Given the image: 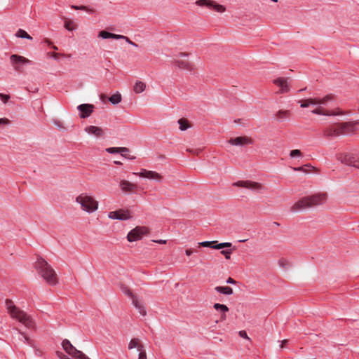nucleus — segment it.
<instances>
[{
	"label": "nucleus",
	"mask_w": 359,
	"mask_h": 359,
	"mask_svg": "<svg viewBox=\"0 0 359 359\" xmlns=\"http://www.w3.org/2000/svg\"><path fill=\"white\" fill-rule=\"evenodd\" d=\"M57 356L60 358V359H71L69 358L67 355H65L64 353H62V352H59L57 351Z\"/></svg>",
	"instance_id": "nucleus-45"
},
{
	"label": "nucleus",
	"mask_w": 359,
	"mask_h": 359,
	"mask_svg": "<svg viewBox=\"0 0 359 359\" xmlns=\"http://www.w3.org/2000/svg\"><path fill=\"white\" fill-rule=\"evenodd\" d=\"M177 122L180 125V129L182 131L186 130L191 126L189 121L185 118H180Z\"/></svg>",
	"instance_id": "nucleus-26"
},
{
	"label": "nucleus",
	"mask_w": 359,
	"mask_h": 359,
	"mask_svg": "<svg viewBox=\"0 0 359 359\" xmlns=\"http://www.w3.org/2000/svg\"><path fill=\"white\" fill-rule=\"evenodd\" d=\"M132 303L134 305V306L138 310L140 315H142V316H144L146 315L147 311L145 308L138 302L137 298H133Z\"/></svg>",
	"instance_id": "nucleus-23"
},
{
	"label": "nucleus",
	"mask_w": 359,
	"mask_h": 359,
	"mask_svg": "<svg viewBox=\"0 0 359 359\" xmlns=\"http://www.w3.org/2000/svg\"><path fill=\"white\" fill-rule=\"evenodd\" d=\"M72 8H73L74 10L85 11L88 12L90 13H94L95 12V9L89 8L86 6H75V5H72Z\"/></svg>",
	"instance_id": "nucleus-28"
},
{
	"label": "nucleus",
	"mask_w": 359,
	"mask_h": 359,
	"mask_svg": "<svg viewBox=\"0 0 359 359\" xmlns=\"http://www.w3.org/2000/svg\"><path fill=\"white\" fill-rule=\"evenodd\" d=\"M64 26L69 31H72L75 28L74 22H72V20H67L65 21Z\"/></svg>",
	"instance_id": "nucleus-33"
},
{
	"label": "nucleus",
	"mask_w": 359,
	"mask_h": 359,
	"mask_svg": "<svg viewBox=\"0 0 359 359\" xmlns=\"http://www.w3.org/2000/svg\"><path fill=\"white\" fill-rule=\"evenodd\" d=\"M311 112H324L321 107L313 110ZM325 112H335L334 111H325ZM338 112H344L343 111H339ZM346 112H348L347 111Z\"/></svg>",
	"instance_id": "nucleus-43"
},
{
	"label": "nucleus",
	"mask_w": 359,
	"mask_h": 359,
	"mask_svg": "<svg viewBox=\"0 0 359 359\" xmlns=\"http://www.w3.org/2000/svg\"><path fill=\"white\" fill-rule=\"evenodd\" d=\"M292 169L294 170V171H302V172H304V169L303 167H297V168H292Z\"/></svg>",
	"instance_id": "nucleus-55"
},
{
	"label": "nucleus",
	"mask_w": 359,
	"mask_h": 359,
	"mask_svg": "<svg viewBox=\"0 0 359 359\" xmlns=\"http://www.w3.org/2000/svg\"><path fill=\"white\" fill-rule=\"evenodd\" d=\"M195 251L192 249H187L186 251H185V253L187 256H190L191 255H192Z\"/></svg>",
	"instance_id": "nucleus-53"
},
{
	"label": "nucleus",
	"mask_w": 359,
	"mask_h": 359,
	"mask_svg": "<svg viewBox=\"0 0 359 359\" xmlns=\"http://www.w3.org/2000/svg\"><path fill=\"white\" fill-rule=\"evenodd\" d=\"M239 335H240V337H243V338H245V339H249V338H248V335H247L246 332H245V331H244V330H241V331H240V332H239Z\"/></svg>",
	"instance_id": "nucleus-49"
},
{
	"label": "nucleus",
	"mask_w": 359,
	"mask_h": 359,
	"mask_svg": "<svg viewBox=\"0 0 359 359\" xmlns=\"http://www.w3.org/2000/svg\"><path fill=\"white\" fill-rule=\"evenodd\" d=\"M173 63L181 69L191 72L194 70V65L188 60H175Z\"/></svg>",
	"instance_id": "nucleus-16"
},
{
	"label": "nucleus",
	"mask_w": 359,
	"mask_h": 359,
	"mask_svg": "<svg viewBox=\"0 0 359 359\" xmlns=\"http://www.w3.org/2000/svg\"><path fill=\"white\" fill-rule=\"evenodd\" d=\"M120 187L124 191H129L133 189L134 185L128 181L122 180L120 182Z\"/></svg>",
	"instance_id": "nucleus-25"
},
{
	"label": "nucleus",
	"mask_w": 359,
	"mask_h": 359,
	"mask_svg": "<svg viewBox=\"0 0 359 359\" xmlns=\"http://www.w3.org/2000/svg\"><path fill=\"white\" fill-rule=\"evenodd\" d=\"M217 243V241H203V242L198 243V245L203 246L205 248L208 247V248L214 249V246L215 245H214V243Z\"/></svg>",
	"instance_id": "nucleus-34"
},
{
	"label": "nucleus",
	"mask_w": 359,
	"mask_h": 359,
	"mask_svg": "<svg viewBox=\"0 0 359 359\" xmlns=\"http://www.w3.org/2000/svg\"><path fill=\"white\" fill-rule=\"evenodd\" d=\"M287 79L285 77H279L273 80V83L280 87V93H286L290 91V87L287 84Z\"/></svg>",
	"instance_id": "nucleus-15"
},
{
	"label": "nucleus",
	"mask_w": 359,
	"mask_h": 359,
	"mask_svg": "<svg viewBox=\"0 0 359 359\" xmlns=\"http://www.w3.org/2000/svg\"><path fill=\"white\" fill-rule=\"evenodd\" d=\"M213 307L218 311L222 313V318H226L225 313L229 311V308L225 304H221L219 303H215Z\"/></svg>",
	"instance_id": "nucleus-22"
},
{
	"label": "nucleus",
	"mask_w": 359,
	"mask_h": 359,
	"mask_svg": "<svg viewBox=\"0 0 359 359\" xmlns=\"http://www.w3.org/2000/svg\"><path fill=\"white\" fill-rule=\"evenodd\" d=\"M123 39H125L127 43H128L129 44H130L135 47H137V44L135 43V42L132 41L128 37L126 36V38H124Z\"/></svg>",
	"instance_id": "nucleus-47"
},
{
	"label": "nucleus",
	"mask_w": 359,
	"mask_h": 359,
	"mask_svg": "<svg viewBox=\"0 0 359 359\" xmlns=\"http://www.w3.org/2000/svg\"><path fill=\"white\" fill-rule=\"evenodd\" d=\"M148 233V229L145 226H137L132 229L127 236L129 242H134L142 238V237Z\"/></svg>",
	"instance_id": "nucleus-9"
},
{
	"label": "nucleus",
	"mask_w": 359,
	"mask_h": 359,
	"mask_svg": "<svg viewBox=\"0 0 359 359\" xmlns=\"http://www.w3.org/2000/svg\"><path fill=\"white\" fill-rule=\"evenodd\" d=\"M290 156L291 158H302L303 155L299 149H293L290 151Z\"/></svg>",
	"instance_id": "nucleus-32"
},
{
	"label": "nucleus",
	"mask_w": 359,
	"mask_h": 359,
	"mask_svg": "<svg viewBox=\"0 0 359 359\" xmlns=\"http://www.w3.org/2000/svg\"><path fill=\"white\" fill-rule=\"evenodd\" d=\"M233 185L235 187L249 189L255 191H259L262 189V185L260 184L249 180L238 181L234 182Z\"/></svg>",
	"instance_id": "nucleus-12"
},
{
	"label": "nucleus",
	"mask_w": 359,
	"mask_h": 359,
	"mask_svg": "<svg viewBox=\"0 0 359 359\" xmlns=\"http://www.w3.org/2000/svg\"><path fill=\"white\" fill-rule=\"evenodd\" d=\"M189 55V53H186V52H180V53L178 54V56H179V57H188Z\"/></svg>",
	"instance_id": "nucleus-54"
},
{
	"label": "nucleus",
	"mask_w": 359,
	"mask_h": 359,
	"mask_svg": "<svg viewBox=\"0 0 359 359\" xmlns=\"http://www.w3.org/2000/svg\"><path fill=\"white\" fill-rule=\"evenodd\" d=\"M5 305L12 318L18 320L27 329L34 330L35 328L36 325L33 318L15 306L11 300L6 299Z\"/></svg>",
	"instance_id": "nucleus-1"
},
{
	"label": "nucleus",
	"mask_w": 359,
	"mask_h": 359,
	"mask_svg": "<svg viewBox=\"0 0 359 359\" xmlns=\"http://www.w3.org/2000/svg\"><path fill=\"white\" fill-rule=\"evenodd\" d=\"M54 59H57L60 55L61 54L60 53H55V52H53L51 53H49Z\"/></svg>",
	"instance_id": "nucleus-50"
},
{
	"label": "nucleus",
	"mask_w": 359,
	"mask_h": 359,
	"mask_svg": "<svg viewBox=\"0 0 359 359\" xmlns=\"http://www.w3.org/2000/svg\"><path fill=\"white\" fill-rule=\"evenodd\" d=\"M215 290L220 294L226 295H231L233 294V289L229 286H217L215 287Z\"/></svg>",
	"instance_id": "nucleus-20"
},
{
	"label": "nucleus",
	"mask_w": 359,
	"mask_h": 359,
	"mask_svg": "<svg viewBox=\"0 0 359 359\" xmlns=\"http://www.w3.org/2000/svg\"><path fill=\"white\" fill-rule=\"evenodd\" d=\"M9 120L6 118H0V125H8Z\"/></svg>",
	"instance_id": "nucleus-46"
},
{
	"label": "nucleus",
	"mask_w": 359,
	"mask_h": 359,
	"mask_svg": "<svg viewBox=\"0 0 359 359\" xmlns=\"http://www.w3.org/2000/svg\"><path fill=\"white\" fill-rule=\"evenodd\" d=\"M17 37L19 38H24L27 39H32V37L28 34L25 30L22 29H19L18 32L15 34Z\"/></svg>",
	"instance_id": "nucleus-29"
},
{
	"label": "nucleus",
	"mask_w": 359,
	"mask_h": 359,
	"mask_svg": "<svg viewBox=\"0 0 359 359\" xmlns=\"http://www.w3.org/2000/svg\"><path fill=\"white\" fill-rule=\"evenodd\" d=\"M106 151L109 154H120L122 156H126V153L129 152L127 147H109L106 149Z\"/></svg>",
	"instance_id": "nucleus-18"
},
{
	"label": "nucleus",
	"mask_w": 359,
	"mask_h": 359,
	"mask_svg": "<svg viewBox=\"0 0 359 359\" xmlns=\"http://www.w3.org/2000/svg\"><path fill=\"white\" fill-rule=\"evenodd\" d=\"M322 114L323 115H336L337 114H325V113H323Z\"/></svg>",
	"instance_id": "nucleus-63"
},
{
	"label": "nucleus",
	"mask_w": 359,
	"mask_h": 359,
	"mask_svg": "<svg viewBox=\"0 0 359 359\" xmlns=\"http://www.w3.org/2000/svg\"><path fill=\"white\" fill-rule=\"evenodd\" d=\"M44 41L47 43L49 46L52 45V48H53L54 50H57V47L53 45L52 43L48 39H45Z\"/></svg>",
	"instance_id": "nucleus-51"
},
{
	"label": "nucleus",
	"mask_w": 359,
	"mask_h": 359,
	"mask_svg": "<svg viewBox=\"0 0 359 359\" xmlns=\"http://www.w3.org/2000/svg\"><path fill=\"white\" fill-rule=\"evenodd\" d=\"M54 123L59 128H62V123L59 121H54Z\"/></svg>",
	"instance_id": "nucleus-57"
},
{
	"label": "nucleus",
	"mask_w": 359,
	"mask_h": 359,
	"mask_svg": "<svg viewBox=\"0 0 359 359\" xmlns=\"http://www.w3.org/2000/svg\"><path fill=\"white\" fill-rule=\"evenodd\" d=\"M76 203L81 205V209L88 213H92L98 208V203L95 198L86 194H81L76 198Z\"/></svg>",
	"instance_id": "nucleus-5"
},
{
	"label": "nucleus",
	"mask_w": 359,
	"mask_h": 359,
	"mask_svg": "<svg viewBox=\"0 0 359 359\" xmlns=\"http://www.w3.org/2000/svg\"><path fill=\"white\" fill-rule=\"evenodd\" d=\"M122 292L131 298L132 301L133 298H136V297L133 294V292L126 286H123L121 287Z\"/></svg>",
	"instance_id": "nucleus-35"
},
{
	"label": "nucleus",
	"mask_w": 359,
	"mask_h": 359,
	"mask_svg": "<svg viewBox=\"0 0 359 359\" xmlns=\"http://www.w3.org/2000/svg\"><path fill=\"white\" fill-rule=\"evenodd\" d=\"M123 157L129 160H134L136 158L135 156L128 154V153H126V156Z\"/></svg>",
	"instance_id": "nucleus-52"
},
{
	"label": "nucleus",
	"mask_w": 359,
	"mask_h": 359,
	"mask_svg": "<svg viewBox=\"0 0 359 359\" xmlns=\"http://www.w3.org/2000/svg\"><path fill=\"white\" fill-rule=\"evenodd\" d=\"M1 100L4 103L7 102V101L10 99V96L6 94L0 93Z\"/></svg>",
	"instance_id": "nucleus-42"
},
{
	"label": "nucleus",
	"mask_w": 359,
	"mask_h": 359,
	"mask_svg": "<svg viewBox=\"0 0 359 359\" xmlns=\"http://www.w3.org/2000/svg\"><path fill=\"white\" fill-rule=\"evenodd\" d=\"M228 142L232 145L243 146L245 144H251L252 141L249 137L244 136L231 138Z\"/></svg>",
	"instance_id": "nucleus-17"
},
{
	"label": "nucleus",
	"mask_w": 359,
	"mask_h": 359,
	"mask_svg": "<svg viewBox=\"0 0 359 359\" xmlns=\"http://www.w3.org/2000/svg\"><path fill=\"white\" fill-rule=\"evenodd\" d=\"M196 4L200 6H206L219 13H222L225 11L224 6L217 4L214 1L211 0H198Z\"/></svg>",
	"instance_id": "nucleus-11"
},
{
	"label": "nucleus",
	"mask_w": 359,
	"mask_h": 359,
	"mask_svg": "<svg viewBox=\"0 0 359 359\" xmlns=\"http://www.w3.org/2000/svg\"><path fill=\"white\" fill-rule=\"evenodd\" d=\"M113 104H118L121 101V95L117 92L108 98Z\"/></svg>",
	"instance_id": "nucleus-27"
},
{
	"label": "nucleus",
	"mask_w": 359,
	"mask_h": 359,
	"mask_svg": "<svg viewBox=\"0 0 359 359\" xmlns=\"http://www.w3.org/2000/svg\"><path fill=\"white\" fill-rule=\"evenodd\" d=\"M10 59H11V62L12 65L14 67V69L18 72H20V67L18 66V65H19V64L24 65V64H28L30 62V60H28L27 58H26L23 56H21V55H12L10 57Z\"/></svg>",
	"instance_id": "nucleus-14"
},
{
	"label": "nucleus",
	"mask_w": 359,
	"mask_h": 359,
	"mask_svg": "<svg viewBox=\"0 0 359 359\" xmlns=\"http://www.w3.org/2000/svg\"><path fill=\"white\" fill-rule=\"evenodd\" d=\"M327 200L326 194H317L307 197H304L296 202L290 208L292 212H298L313 206L322 205Z\"/></svg>",
	"instance_id": "nucleus-2"
},
{
	"label": "nucleus",
	"mask_w": 359,
	"mask_h": 359,
	"mask_svg": "<svg viewBox=\"0 0 359 359\" xmlns=\"http://www.w3.org/2000/svg\"><path fill=\"white\" fill-rule=\"evenodd\" d=\"M133 175H137L140 177L154 180L156 181H160L161 180V176L160 174L155 171L147 170L146 169H142L140 172H133Z\"/></svg>",
	"instance_id": "nucleus-13"
},
{
	"label": "nucleus",
	"mask_w": 359,
	"mask_h": 359,
	"mask_svg": "<svg viewBox=\"0 0 359 359\" xmlns=\"http://www.w3.org/2000/svg\"><path fill=\"white\" fill-rule=\"evenodd\" d=\"M100 98L102 100V102H105L106 99L107 98V96L104 94H101L100 95Z\"/></svg>",
	"instance_id": "nucleus-58"
},
{
	"label": "nucleus",
	"mask_w": 359,
	"mask_h": 359,
	"mask_svg": "<svg viewBox=\"0 0 359 359\" xmlns=\"http://www.w3.org/2000/svg\"><path fill=\"white\" fill-rule=\"evenodd\" d=\"M146 89V83L141 81H137L133 86V91L137 93H141Z\"/></svg>",
	"instance_id": "nucleus-21"
},
{
	"label": "nucleus",
	"mask_w": 359,
	"mask_h": 359,
	"mask_svg": "<svg viewBox=\"0 0 359 359\" xmlns=\"http://www.w3.org/2000/svg\"><path fill=\"white\" fill-rule=\"evenodd\" d=\"M156 242L158 243H166V241L165 240H159V241H157Z\"/></svg>",
	"instance_id": "nucleus-60"
},
{
	"label": "nucleus",
	"mask_w": 359,
	"mask_h": 359,
	"mask_svg": "<svg viewBox=\"0 0 359 359\" xmlns=\"http://www.w3.org/2000/svg\"><path fill=\"white\" fill-rule=\"evenodd\" d=\"M138 359H147V355L144 348H139Z\"/></svg>",
	"instance_id": "nucleus-40"
},
{
	"label": "nucleus",
	"mask_w": 359,
	"mask_h": 359,
	"mask_svg": "<svg viewBox=\"0 0 359 359\" xmlns=\"http://www.w3.org/2000/svg\"><path fill=\"white\" fill-rule=\"evenodd\" d=\"M221 254L224 255L226 259H230V255L231 254V250H222L221 251Z\"/></svg>",
	"instance_id": "nucleus-41"
},
{
	"label": "nucleus",
	"mask_w": 359,
	"mask_h": 359,
	"mask_svg": "<svg viewBox=\"0 0 359 359\" xmlns=\"http://www.w3.org/2000/svg\"><path fill=\"white\" fill-rule=\"evenodd\" d=\"M134 348H137L138 351H139V348H143V346L142 345L139 344V341H138L137 339H131L128 344L129 349H132Z\"/></svg>",
	"instance_id": "nucleus-30"
},
{
	"label": "nucleus",
	"mask_w": 359,
	"mask_h": 359,
	"mask_svg": "<svg viewBox=\"0 0 359 359\" xmlns=\"http://www.w3.org/2000/svg\"><path fill=\"white\" fill-rule=\"evenodd\" d=\"M359 130L358 121H350L335 124L324 130V135L327 137H336L340 135H348Z\"/></svg>",
	"instance_id": "nucleus-3"
},
{
	"label": "nucleus",
	"mask_w": 359,
	"mask_h": 359,
	"mask_svg": "<svg viewBox=\"0 0 359 359\" xmlns=\"http://www.w3.org/2000/svg\"><path fill=\"white\" fill-rule=\"evenodd\" d=\"M85 131L87 133H88L90 135H93L96 137H100L103 135V131H102V128L97 127V126H87L85 128Z\"/></svg>",
	"instance_id": "nucleus-19"
},
{
	"label": "nucleus",
	"mask_w": 359,
	"mask_h": 359,
	"mask_svg": "<svg viewBox=\"0 0 359 359\" xmlns=\"http://www.w3.org/2000/svg\"><path fill=\"white\" fill-rule=\"evenodd\" d=\"M112 33L108 32L107 31H101L99 33V36L102 39H111Z\"/></svg>",
	"instance_id": "nucleus-37"
},
{
	"label": "nucleus",
	"mask_w": 359,
	"mask_h": 359,
	"mask_svg": "<svg viewBox=\"0 0 359 359\" xmlns=\"http://www.w3.org/2000/svg\"><path fill=\"white\" fill-rule=\"evenodd\" d=\"M288 341L287 339H285V340H283L281 341V345H280V347L281 348H283L284 347V344H286Z\"/></svg>",
	"instance_id": "nucleus-59"
},
{
	"label": "nucleus",
	"mask_w": 359,
	"mask_h": 359,
	"mask_svg": "<svg viewBox=\"0 0 359 359\" xmlns=\"http://www.w3.org/2000/svg\"><path fill=\"white\" fill-rule=\"evenodd\" d=\"M62 346L67 353L76 359H90L82 351L77 350L68 339H64Z\"/></svg>",
	"instance_id": "nucleus-7"
},
{
	"label": "nucleus",
	"mask_w": 359,
	"mask_h": 359,
	"mask_svg": "<svg viewBox=\"0 0 359 359\" xmlns=\"http://www.w3.org/2000/svg\"><path fill=\"white\" fill-rule=\"evenodd\" d=\"M337 158L342 163L359 169V156L350 154H337Z\"/></svg>",
	"instance_id": "nucleus-8"
},
{
	"label": "nucleus",
	"mask_w": 359,
	"mask_h": 359,
	"mask_svg": "<svg viewBox=\"0 0 359 359\" xmlns=\"http://www.w3.org/2000/svg\"><path fill=\"white\" fill-rule=\"evenodd\" d=\"M108 217L112 219L124 221L130 219L131 215L129 210L121 209L116 211L109 212Z\"/></svg>",
	"instance_id": "nucleus-10"
},
{
	"label": "nucleus",
	"mask_w": 359,
	"mask_h": 359,
	"mask_svg": "<svg viewBox=\"0 0 359 359\" xmlns=\"http://www.w3.org/2000/svg\"><path fill=\"white\" fill-rule=\"evenodd\" d=\"M18 335H19V339L20 341H23L24 343H25L28 345H32L30 339L27 337V335L25 333L18 331Z\"/></svg>",
	"instance_id": "nucleus-31"
},
{
	"label": "nucleus",
	"mask_w": 359,
	"mask_h": 359,
	"mask_svg": "<svg viewBox=\"0 0 359 359\" xmlns=\"http://www.w3.org/2000/svg\"><path fill=\"white\" fill-rule=\"evenodd\" d=\"M226 283L227 284H232V285L236 284V281L231 277L227 278V280H226Z\"/></svg>",
	"instance_id": "nucleus-48"
},
{
	"label": "nucleus",
	"mask_w": 359,
	"mask_h": 359,
	"mask_svg": "<svg viewBox=\"0 0 359 359\" xmlns=\"http://www.w3.org/2000/svg\"><path fill=\"white\" fill-rule=\"evenodd\" d=\"M273 225L276 226H279L280 224L276 222H273Z\"/></svg>",
	"instance_id": "nucleus-61"
},
{
	"label": "nucleus",
	"mask_w": 359,
	"mask_h": 359,
	"mask_svg": "<svg viewBox=\"0 0 359 359\" xmlns=\"http://www.w3.org/2000/svg\"><path fill=\"white\" fill-rule=\"evenodd\" d=\"M94 105L91 104H82L77 107L80 112H93Z\"/></svg>",
	"instance_id": "nucleus-24"
},
{
	"label": "nucleus",
	"mask_w": 359,
	"mask_h": 359,
	"mask_svg": "<svg viewBox=\"0 0 359 359\" xmlns=\"http://www.w3.org/2000/svg\"><path fill=\"white\" fill-rule=\"evenodd\" d=\"M90 114H80V118H88Z\"/></svg>",
	"instance_id": "nucleus-56"
},
{
	"label": "nucleus",
	"mask_w": 359,
	"mask_h": 359,
	"mask_svg": "<svg viewBox=\"0 0 359 359\" xmlns=\"http://www.w3.org/2000/svg\"><path fill=\"white\" fill-rule=\"evenodd\" d=\"M335 97L332 94H328L323 97V98L320 97H314V98H308L305 100H302L299 101L300 104V107L305 108L308 107L311 105L315 106L318 104H325L327 102L330 101L334 100Z\"/></svg>",
	"instance_id": "nucleus-6"
},
{
	"label": "nucleus",
	"mask_w": 359,
	"mask_h": 359,
	"mask_svg": "<svg viewBox=\"0 0 359 359\" xmlns=\"http://www.w3.org/2000/svg\"><path fill=\"white\" fill-rule=\"evenodd\" d=\"M286 114H276L274 119L279 122L285 121L287 119Z\"/></svg>",
	"instance_id": "nucleus-36"
},
{
	"label": "nucleus",
	"mask_w": 359,
	"mask_h": 359,
	"mask_svg": "<svg viewBox=\"0 0 359 359\" xmlns=\"http://www.w3.org/2000/svg\"><path fill=\"white\" fill-rule=\"evenodd\" d=\"M306 89V88H303V89H300V90H298V92H301V91L305 90Z\"/></svg>",
	"instance_id": "nucleus-64"
},
{
	"label": "nucleus",
	"mask_w": 359,
	"mask_h": 359,
	"mask_svg": "<svg viewBox=\"0 0 359 359\" xmlns=\"http://www.w3.org/2000/svg\"><path fill=\"white\" fill-rule=\"evenodd\" d=\"M114 163L116 164V165H122V163L120 162V161H114Z\"/></svg>",
	"instance_id": "nucleus-62"
},
{
	"label": "nucleus",
	"mask_w": 359,
	"mask_h": 359,
	"mask_svg": "<svg viewBox=\"0 0 359 359\" xmlns=\"http://www.w3.org/2000/svg\"><path fill=\"white\" fill-rule=\"evenodd\" d=\"M231 243H219V244H217L216 245L214 246V249H217V250H219V249H222L224 248H226V247H231Z\"/></svg>",
	"instance_id": "nucleus-38"
},
{
	"label": "nucleus",
	"mask_w": 359,
	"mask_h": 359,
	"mask_svg": "<svg viewBox=\"0 0 359 359\" xmlns=\"http://www.w3.org/2000/svg\"><path fill=\"white\" fill-rule=\"evenodd\" d=\"M34 268L48 284L55 285L57 283V276L55 270L45 259L38 258L34 264Z\"/></svg>",
	"instance_id": "nucleus-4"
},
{
	"label": "nucleus",
	"mask_w": 359,
	"mask_h": 359,
	"mask_svg": "<svg viewBox=\"0 0 359 359\" xmlns=\"http://www.w3.org/2000/svg\"><path fill=\"white\" fill-rule=\"evenodd\" d=\"M234 123L243 126H245L248 124V121L244 118H238L234 120Z\"/></svg>",
	"instance_id": "nucleus-39"
},
{
	"label": "nucleus",
	"mask_w": 359,
	"mask_h": 359,
	"mask_svg": "<svg viewBox=\"0 0 359 359\" xmlns=\"http://www.w3.org/2000/svg\"><path fill=\"white\" fill-rule=\"evenodd\" d=\"M111 39H123L124 38H126L125 36L123 35H118V34H111Z\"/></svg>",
	"instance_id": "nucleus-44"
}]
</instances>
